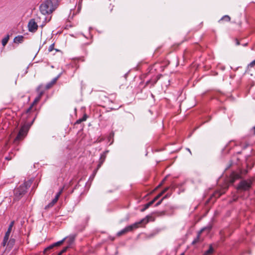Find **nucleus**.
Masks as SVG:
<instances>
[{
    "label": "nucleus",
    "instance_id": "1",
    "mask_svg": "<svg viewBox=\"0 0 255 255\" xmlns=\"http://www.w3.org/2000/svg\"><path fill=\"white\" fill-rule=\"evenodd\" d=\"M151 218V216H147L145 218L142 219L138 222L134 223V224L128 226L122 230L117 233V236L120 237L122 235H125L129 232L132 231L134 229L139 228L142 224H147L149 222V218Z\"/></svg>",
    "mask_w": 255,
    "mask_h": 255
},
{
    "label": "nucleus",
    "instance_id": "2",
    "mask_svg": "<svg viewBox=\"0 0 255 255\" xmlns=\"http://www.w3.org/2000/svg\"><path fill=\"white\" fill-rule=\"evenodd\" d=\"M56 7V5L53 4L52 0H46L41 4L40 10L42 14L45 15L52 13Z\"/></svg>",
    "mask_w": 255,
    "mask_h": 255
},
{
    "label": "nucleus",
    "instance_id": "3",
    "mask_svg": "<svg viewBox=\"0 0 255 255\" xmlns=\"http://www.w3.org/2000/svg\"><path fill=\"white\" fill-rule=\"evenodd\" d=\"M30 186L28 183H24L14 190V200L18 201L26 192V190Z\"/></svg>",
    "mask_w": 255,
    "mask_h": 255
},
{
    "label": "nucleus",
    "instance_id": "4",
    "mask_svg": "<svg viewBox=\"0 0 255 255\" xmlns=\"http://www.w3.org/2000/svg\"><path fill=\"white\" fill-rule=\"evenodd\" d=\"M252 181L250 179L242 180L238 186L237 190L239 193L242 191H246L249 190L252 187Z\"/></svg>",
    "mask_w": 255,
    "mask_h": 255
},
{
    "label": "nucleus",
    "instance_id": "5",
    "mask_svg": "<svg viewBox=\"0 0 255 255\" xmlns=\"http://www.w3.org/2000/svg\"><path fill=\"white\" fill-rule=\"evenodd\" d=\"M28 130V128L27 126L24 125L20 128L17 136L14 139V142L15 144L18 143V142L22 140L26 135Z\"/></svg>",
    "mask_w": 255,
    "mask_h": 255
},
{
    "label": "nucleus",
    "instance_id": "6",
    "mask_svg": "<svg viewBox=\"0 0 255 255\" xmlns=\"http://www.w3.org/2000/svg\"><path fill=\"white\" fill-rule=\"evenodd\" d=\"M14 225V221H11L10 222V224L9 225L7 230L5 234L3 241L1 243V245L3 247L5 246V245H6L7 242V241H8V239H9V238L10 236V234L12 231V230Z\"/></svg>",
    "mask_w": 255,
    "mask_h": 255
},
{
    "label": "nucleus",
    "instance_id": "7",
    "mask_svg": "<svg viewBox=\"0 0 255 255\" xmlns=\"http://www.w3.org/2000/svg\"><path fill=\"white\" fill-rule=\"evenodd\" d=\"M28 30L31 32H35L38 28V25L34 19L29 20L28 23Z\"/></svg>",
    "mask_w": 255,
    "mask_h": 255
},
{
    "label": "nucleus",
    "instance_id": "8",
    "mask_svg": "<svg viewBox=\"0 0 255 255\" xmlns=\"http://www.w3.org/2000/svg\"><path fill=\"white\" fill-rule=\"evenodd\" d=\"M241 174L236 172H232L230 175V182L232 184L240 178H241Z\"/></svg>",
    "mask_w": 255,
    "mask_h": 255
},
{
    "label": "nucleus",
    "instance_id": "9",
    "mask_svg": "<svg viewBox=\"0 0 255 255\" xmlns=\"http://www.w3.org/2000/svg\"><path fill=\"white\" fill-rule=\"evenodd\" d=\"M206 229H208V230L209 231L211 230V227L208 228H202L198 233L197 236L196 238L193 241L192 244L195 245L198 243H200L202 242V240L200 239V235Z\"/></svg>",
    "mask_w": 255,
    "mask_h": 255
},
{
    "label": "nucleus",
    "instance_id": "10",
    "mask_svg": "<svg viewBox=\"0 0 255 255\" xmlns=\"http://www.w3.org/2000/svg\"><path fill=\"white\" fill-rule=\"evenodd\" d=\"M107 152H108V151H106L101 155L99 161V164L97 166V169L95 170V172H97V171L101 167V166L105 161L106 158V154Z\"/></svg>",
    "mask_w": 255,
    "mask_h": 255
},
{
    "label": "nucleus",
    "instance_id": "11",
    "mask_svg": "<svg viewBox=\"0 0 255 255\" xmlns=\"http://www.w3.org/2000/svg\"><path fill=\"white\" fill-rule=\"evenodd\" d=\"M24 37L22 35H18L16 36L13 40V42L15 43H22L23 41Z\"/></svg>",
    "mask_w": 255,
    "mask_h": 255
},
{
    "label": "nucleus",
    "instance_id": "12",
    "mask_svg": "<svg viewBox=\"0 0 255 255\" xmlns=\"http://www.w3.org/2000/svg\"><path fill=\"white\" fill-rule=\"evenodd\" d=\"M66 239L65 241H67V243L69 244L68 246H70L74 241L75 237V236L71 235V236H70L69 237H66Z\"/></svg>",
    "mask_w": 255,
    "mask_h": 255
},
{
    "label": "nucleus",
    "instance_id": "13",
    "mask_svg": "<svg viewBox=\"0 0 255 255\" xmlns=\"http://www.w3.org/2000/svg\"><path fill=\"white\" fill-rule=\"evenodd\" d=\"M57 78H54L50 83H48L46 85V89H49L51 88L56 82Z\"/></svg>",
    "mask_w": 255,
    "mask_h": 255
},
{
    "label": "nucleus",
    "instance_id": "14",
    "mask_svg": "<svg viewBox=\"0 0 255 255\" xmlns=\"http://www.w3.org/2000/svg\"><path fill=\"white\" fill-rule=\"evenodd\" d=\"M214 252V250L212 247V245H209V249L206 251L203 255H211L213 254Z\"/></svg>",
    "mask_w": 255,
    "mask_h": 255
},
{
    "label": "nucleus",
    "instance_id": "15",
    "mask_svg": "<svg viewBox=\"0 0 255 255\" xmlns=\"http://www.w3.org/2000/svg\"><path fill=\"white\" fill-rule=\"evenodd\" d=\"M15 240L13 238H10L9 241L7 242V246L9 248H12L15 244Z\"/></svg>",
    "mask_w": 255,
    "mask_h": 255
},
{
    "label": "nucleus",
    "instance_id": "16",
    "mask_svg": "<svg viewBox=\"0 0 255 255\" xmlns=\"http://www.w3.org/2000/svg\"><path fill=\"white\" fill-rule=\"evenodd\" d=\"M9 39V35L8 34L6 35L1 41L2 45L3 46H5L7 43Z\"/></svg>",
    "mask_w": 255,
    "mask_h": 255
},
{
    "label": "nucleus",
    "instance_id": "17",
    "mask_svg": "<svg viewBox=\"0 0 255 255\" xmlns=\"http://www.w3.org/2000/svg\"><path fill=\"white\" fill-rule=\"evenodd\" d=\"M154 201L153 200H151L149 202L144 205V207L141 210L142 212L144 211L145 210L148 209L150 206H151L154 203Z\"/></svg>",
    "mask_w": 255,
    "mask_h": 255
},
{
    "label": "nucleus",
    "instance_id": "18",
    "mask_svg": "<svg viewBox=\"0 0 255 255\" xmlns=\"http://www.w3.org/2000/svg\"><path fill=\"white\" fill-rule=\"evenodd\" d=\"M154 201L153 200H151L149 202L144 205V207L141 210L142 212L144 211L145 210L148 209L150 206H151L154 203Z\"/></svg>",
    "mask_w": 255,
    "mask_h": 255
},
{
    "label": "nucleus",
    "instance_id": "19",
    "mask_svg": "<svg viewBox=\"0 0 255 255\" xmlns=\"http://www.w3.org/2000/svg\"><path fill=\"white\" fill-rule=\"evenodd\" d=\"M154 201L153 200H151L149 202L144 205V207L141 210L142 212L144 211L145 210L148 209L150 206H151L154 203Z\"/></svg>",
    "mask_w": 255,
    "mask_h": 255
},
{
    "label": "nucleus",
    "instance_id": "20",
    "mask_svg": "<svg viewBox=\"0 0 255 255\" xmlns=\"http://www.w3.org/2000/svg\"><path fill=\"white\" fill-rule=\"evenodd\" d=\"M87 118V115H84V116L82 118L78 119L76 122L75 124H79L81 123L82 122L86 121Z\"/></svg>",
    "mask_w": 255,
    "mask_h": 255
},
{
    "label": "nucleus",
    "instance_id": "21",
    "mask_svg": "<svg viewBox=\"0 0 255 255\" xmlns=\"http://www.w3.org/2000/svg\"><path fill=\"white\" fill-rule=\"evenodd\" d=\"M66 239V238H64L62 240H61L60 241H58V242H57L56 243H55L53 244H54L55 247L59 246H60V245L63 244V243L64 242V241H65Z\"/></svg>",
    "mask_w": 255,
    "mask_h": 255
},
{
    "label": "nucleus",
    "instance_id": "22",
    "mask_svg": "<svg viewBox=\"0 0 255 255\" xmlns=\"http://www.w3.org/2000/svg\"><path fill=\"white\" fill-rule=\"evenodd\" d=\"M231 20V18L229 15H224L220 20L219 22L222 20H225L226 21L229 22Z\"/></svg>",
    "mask_w": 255,
    "mask_h": 255
},
{
    "label": "nucleus",
    "instance_id": "23",
    "mask_svg": "<svg viewBox=\"0 0 255 255\" xmlns=\"http://www.w3.org/2000/svg\"><path fill=\"white\" fill-rule=\"evenodd\" d=\"M69 248V246L64 247L60 252L58 253V255H61L63 253H65Z\"/></svg>",
    "mask_w": 255,
    "mask_h": 255
},
{
    "label": "nucleus",
    "instance_id": "24",
    "mask_svg": "<svg viewBox=\"0 0 255 255\" xmlns=\"http://www.w3.org/2000/svg\"><path fill=\"white\" fill-rule=\"evenodd\" d=\"M55 246L54 245V244H53L52 245L49 246V247H48L47 248H46L44 250V254H46L48 251H49L50 250L52 249L53 248H54Z\"/></svg>",
    "mask_w": 255,
    "mask_h": 255
},
{
    "label": "nucleus",
    "instance_id": "25",
    "mask_svg": "<svg viewBox=\"0 0 255 255\" xmlns=\"http://www.w3.org/2000/svg\"><path fill=\"white\" fill-rule=\"evenodd\" d=\"M222 195V193H221L219 191H216L213 194V196L215 197V198H219Z\"/></svg>",
    "mask_w": 255,
    "mask_h": 255
},
{
    "label": "nucleus",
    "instance_id": "26",
    "mask_svg": "<svg viewBox=\"0 0 255 255\" xmlns=\"http://www.w3.org/2000/svg\"><path fill=\"white\" fill-rule=\"evenodd\" d=\"M254 66H255V60L253 61L249 64H248V68H252V67H253Z\"/></svg>",
    "mask_w": 255,
    "mask_h": 255
},
{
    "label": "nucleus",
    "instance_id": "27",
    "mask_svg": "<svg viewBox=\"0 0 255 255\" xmlns=\"http://www.w3.org/2000/svg\"><path fill=\"white\" fill-rule=\"evenodd\" d=\"M40 96L36 98L34 101H33V103H32V105L34 106V105L36 104L40 100Z\"/></svg>",
    "mask_w": 255,
    "mask_h": 255
},
{
    "label": "nucleus",
    "instance_id": "28",
    "mask_svg": "<svg viewBox=\"0 0 255 255\" xmlns=\"http://www.w3.org/2000/svg\"><path fill=\"white\" fill-rule=\"evenodd\" d=\"M162 195L160 193L158 194L156 196H155L154 199H153L154 202H155L156 200H157Z\"/></svg>",
    "mask_w": 255,
    "mask_h": 255
},
{
    "label": "nucleus",
    "instance_id": "29",
    "mask_svg": "<svg viewBox=\"0 0 255 255\" xmlns=\"http://www.w3.org/2000/svg\"><path fill=\"white\" fill-rule=\"evenodd\" d=\"M63 189H64V187H63L62 188H61L60 190L59 191V192L57 193V195L59 196L60 197V196L61 195V194H62V193L63 192Z\"/></svg>",
    "mask_w": 255,
    "mask_h": 255
},
{
    "label": "nucleus",
    "instance_id": "30",
    "mask_svg": "<svg viewBox=\"0 0 255 255\" xmlns=\"http://www.w3.org/2000/svg\"><path fill=\"white\" fill-rule=\"evenodd\" d=\"M54 44H51V45L49 46V48H48V51H49V52H51V51H52L54 49Z\"/></svg>",
    "mask_w": 255,
    "mask_h": 255
},
{
    "label": "nucleus",
    "instance_id": "31",
    "mask_svg": "<svg viewBox=\"0 0 255 255\" xmlns=\"http://www.w3.org/2000/svg\"><path fill=\"white\" fill-rule=\"evenodd\" d=\"M169 187H166L165 188H164L161 192L160 193L163 195V194H164L166 191H167V190L169 189Z\"/></svg>",
    "mask_w": 255,
    "mask_h": 255
},
{
    "label": "nucleus",
    "instance_id": "32",
    "mask_svg": "<svg viewBox=\"0 0 255 255\" xmlns=\"http://www.w3.org/2000/svg\"><path fill=\"white\" fill-rule=\"evenodd\" d=\"M53 206H54V205L53 204H51V202H50L48 205H47V206H45V209H48L49 208H51Z\"/></svg>",
    "mask_w": 255,
    "mask_h": 255
},
{
    "label": "nucleus",
    "instance_id": "33",
    "mask_svg": "<svg viewBox=\"0 0 255 255\" xmlns=\"http://www.w3.org/2000/svg\"><path fill=\"white\" fill-rule=\"evenodd\" d=\"M122 107V106H119V107L118 108H110L109 109H110V111H113V110H117L118 109H119L120 108H121Z\"/></svg>",
    "mask_w": 255,
    "mask_h": 255
},
{
    "label": "nucleus",
    "instance_id": "34",
    "mask_svg": "<svg viewBox=\"0 0 255 255\" xmlns=\"http://www.w3.org/2000/svg\"><path fill=\"white\" fill-rule=\"evenodd\" d=\"M163 201V199H161L160 201H159L156 204H155V206H158V205H159Z\"/></svg>",
    "mask_w": 255,
    "mask_h": 255
},
{
    "label": "nucleus",
    "instance_id": "35",
    "mask_svg": "<svg viewBox=\"0 0 255 255\" xmlns=\"http://www.w3.org/2000/svg\"><path fill=\"white\" fill-rule=\"evenodd\" d=\"M58 200H57L56 199H55V198H54L52 201L51 202V204H53L54 205V204L57 202Z\"/></svg>",
    "mask_w": 255,
    "mask_h": 255
},
{
    "label": "nucleus",
    "instance_id": "36",
    "mask_svg": "<svg viewBox=\"0 0 255 255\" xmlns=\"http://www.w3.org/2000/svg\"><path fill=\"white\" fill-rule=\"evenodd\" d=\"M33 106L32 105H31L30 106V107H29V108L27 110V113H28V112H29L31 110V109H32V108Z\"/></svg>",
    "mask_w": 255,
    "mask_h": 255
},
{
    "label": "nucleus",
    "instance_id": "37",
    "mask_svg": "<svg viewBox=\"0 0 255 255\" xmlns=\"http://www.w3.org/2000/svg\"><path fill=\"white\" fill-rule=\"evenodd\" d=\"M251 130L252 132H253V134L254 135H255V126L252 128Z\"/></svg>",
    "mask_w": 255,
    "mask_h": 255
},
{
    "label": "nucleus",
    "instance_id": "38",
    "mask_svg": "<svg viewBox=\"0 0 255 255\" xmlns=\"http://www.w3.org/2000/svg\"><path fill=\"white\" fill-rule=\"evenodd\" d=\"M236 45H240V42H239V41L237 39H236Z\"/></svg>",
    "mask_w": 255,
    "mask_h": 255
},
{
    "label": "nucleus",
    "instance_id": "39",
    "mask_svg": "<svg viewBox=\"0 0 255 255\" xmlns=\"http://www.w3.org/2000/svg\"><path fill=\"white\" fill-rule=\"evenodd\" d=\"M168 196H169L168 194H166L162 199H163V200L164 199L167 198Z\"/></svg>",
    "mask_w": 255,
    "mask_h": 255
},
{
    "label": "nucleus",
    "instance_id": "40",
    "mask_svg": "<svg viewBox=\"0 0 255 255\" xmlns=\"http://www.w3.org/2000/svg\"><path fill=\"white\" fill-rule=\"evenodd\" d=\"M59 198V196H58V195H56V196H55V198H55V199H56L57 200H58Z\"/></svg>",
    "mask_w": 255,
    "mask_h": 255
},
{
    "label": "nucleus",
    "instance_id": "41",
    "mask_svg": "<svg viewBox=\"0 0 255 255\" xmlns=\"http://www.w3.org/2000/svg\"><path fill=\"white\" fill-rule=\"evenodd\" d=\"M59 198V196H58V195H56V196H55V198H55V199H56L57 200H58Z\"/></svg>",
    "mask_w": 255,
    "mask_h": 255
},
{
    "label": "nucleus",
    "instance_id": "42",
    "mask_svg": "<svg viewBox=\"0 0 255 255\" xmlns=\"http://www.w3.org/2000/svg\"><path fill=\"white\" fill-rule=\"evenodd\" d=\"M158 79H159V77H157L156 80L155 81V82H154V84L156 83V82H157V81L158 80Z\"/></svg>",
    "mask_w": 255,
    "mask_h": 255
},
{
    "label": "nucleus",
    "instance_id": "43",
    "mask_svg": "<svg viewBox=\"0 0 255 255\" xmlns=\"http://www.w3.org/2000/svg\"><path fill=\"white\" fill-rule=\"evenodd\" d=\"M162 184V182L161 184H160L157 187H159L161 186Z\"/></svg>",
    "mask_w": 255,
    "mask_h": 255
},
{
    "label": "nucleus",
    "instance_id": "44",
    "mask_svg": "<svg viewBox=\"0 0 255 255\" xmlns=\"http://www.w3.org/2000/svg\"><path fill=\"white\" fill-rule=\"evenodd\" d=\"M161 214H163V215H164L165 214V212L164 211L162 212Z\"/></svg>",
    "mask_w": 255,
    "mask_h": 255
},
{
    "label": "nucleus",
    "instance_id": "45",
    "mask_svg": "<svg viewBox=\"0 0 255 255\" xmlns=\"http://www.w3.org/2000/svg\"><path fill=\"white\" fill-rule=\"evenodd\" d=\"M184 255V254H181V255Z\"/></svg>",
    "mask_w": 255,
    "mask_h": 255
},
{
    "label": "nucleus",
    "instance_id": "46",
    "mask_svg": "<svg viewBox=\"0 0 255 255\" xmlns=\"http://www.w3.org/2000/svg\"><path fill=\"white\" fill-rule=\"evenodd\" d=\"M57 255H58V254Z\"/></svg>",
    "mask_w": 255,
    "mask_h": 255
}]
</instances>
